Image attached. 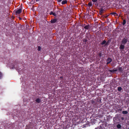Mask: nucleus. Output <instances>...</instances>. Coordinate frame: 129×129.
I'll return each instance as SVG.
<instances>
[{
  "instance_id": "obj_20",
  "label": "nucleus",
  "mask_w": 129,
  "mask_h": 129,
  "mask_svg": "<svg viewBox=\"0 0 129 129\" xmlns=\"http://www.w3.org/2000/svg\"><path fill=\"white\" fill-rule=\"evenodd\" d=\"M117 127L118 128H120L121 127V125L120 124H118L117 125Z\"/></svg>"
},
{
  "instance_id": "obj_39",
  "label": "nucleus",
  "mask_w": 129,
  "mask_h": 129,
  "mask_svg": "<svg viewBox=\"0 0 129 129\" xmlns=\"http://www.w3.org/2000/svg\"><path fill=\"white\" fill-rule=\"evenodd\" d=\"M57 12H59V13L60 12V11H57Z\"/></svg>"
},
{
  "instance_id": "obj_34",
  "label": "nucleus",
  "mask_w": 129,
  "mask_h": 129,
  "mask_svg": "<svg viewBox=\"0 0 129 129\" xmlns=\"http://www.w3.org/2000/svg\"><path fill=\"white\" fill-rule=\"evenodd\" d=\"M121 119L122 120H123L124 119V118L123 117H122L121 118Z\"/></svg>"
},
{
  "instance_id": "obj_10",
  "label": "nucleus",
  "mask_w": 129,
  "mask_h": 129,
  "mask_svg": "<svg viewBox=\"0 0 129 129\" xmlns=\"http://www.w3.org/2000/svg\"><path fill=\"white\" fill-rule=\"evenodd\" d=\"M110 14L111 15H113L114 16H118V14L117 13H115V12H111Z\"/></svg>"
},
{
  "instance_id": "obj_16",
  "label": "nucleus",
  "mask_w": 129,
  "mask_h": 129,
  "mask_svg": "<svg viewBox=\"0 0 129 129\" xmlns=\"http://www.w3.org/2000/svg\"><path fill=\"white\" fill-rule=\"evenodd\" d=\"M110 42V40H109L107 42H106V44L105 45V46L108 45L109 44Z\"/></svg>"
},
{
  "instance_id": "obj_41",
  "label": "nucleus",
  "mask_w": 129,
  "mask_h": 129,
  "mask_svg": "<svg viewBox=\"0 0 129 129\" xmlns=\"http://www.w3.org/2000/svg\"><path fill=\"white\" fill-rule=\"evenodd\" d=\"M22 112H23V113H24V112H23V111Z\"/></svg>"
},
{
  "instance_id": "obj_13",
  "label": "nucleus",
  "mask_w": 129,
  "mask_h": 129,
  "mask_svg": "<svg viewBox=\"0 0 129 129\" xmlns=\"http://www.w3.org/2000/svg\"><path fill=\"white\" fill-rule=\"evenodd\" d=\"M35 101L37 103H39L41 102V100L39 98H38Z\"/></svg>"
},
{
  "instance_id": "obj_33",
  "label": "nucleus",
  "mask_w": 129,
  "mask_h": 129,
  "mask_svg": "<svg viewBox=\"0 0 129 129\" xmlns=\"http://www.w3.org/2000/svg\"><path fill=\"white\" fill-rule=\"evenodd\" d=\"M122 110V109H119L118 110V112H119V111H121Z\"/></svg>"
},
{
  "instance_id": "obj_7",
  "label": "nucleus",
  "mask_w": 129,
  "mask_h": 129,
  "mask_svg": "<svg viewBox=\"0 0 129 129\" xmlns=\"http://www.w3.org/2000/svg\"><path fill=\"white\" fill-rule=\"evenodd\" d=\"M118 70L117 69H116L114 70H109V71L110 72V74H111L112 73H114V72H116L118 71Z\"/></svg>"
},
{
  "instance_id": "obj_1",
  "label": "nucleus",
  "mask_w": 129,
  "mask_h": 129,
  "mask_svg": "<svg viewBox=\"0 0 129 129\" xmlns=\"http://www.w3.org/2000/svg\"><path fill=\"white\" fill-rule=\"evenodd\" d=\"M128 40L126 36L124 37L121 40L120 42V44L119 45V49L121 51H122L124 48L125 46L128 41Z\"/></svg>"
},
{
  "instance_id": "obj_12",
  "label": "nucleus",
  "mask_w": 129,
  "mask_h": 129,
  "mask_svg": "<svg viewBox=\"0 0 129 129\" xmlns=\"http://www.w3.org/2000/svg\"><path fill=\"white\" fill-rule=\"evenodd\" d=\"M49 14L50 15H53L55 16H56V14L55 13H54L52 11L49 13Z\"/></svg>"
},
{
  "instance_id": "obj_5",
  "label": "nucleus",
  "mask_w": 129,
  "mask_h": 129,
  "mask_svg": "<svg viewBox=\"0 0 129 129\" xmlns=\"http://www.w3.org/2000/svg\"><path fill=\"white\" fill-rule=\"evenodd\" d=\"M47 12H46V13L45 14V17L44 18V21L45 22V23H48V22L47 21V20L46 19V16H47V15L48 14V13H47L48 12V9H47Z\"/></svg>"
},
{
  "instance_id": "obj_35",
  "label": "nucleus",
  "mask_w": 129,
  "mask_h": 129,
  "mask_svg": "<svg viewBox=\"0 0 129 129\" xmlns=\"http://www.w3.org/2000/svg\"><path fill=\"white\" fill-rule=\"evenodd\" d=\"M19 19L20 20H21L22 19V18H20V17H19Z\"/></svg>"
},
{
  "instance_id": "obj_9",
  "label": "nucleus",
  "mask_w": 129,
  "mask_h": 129,
  "mask_svg": "<svg viewBox=\"0 0 129 129\" xmlns=\"http://www.w3.org/2000/svg\"><path fill=\"white\" fill-rule=\"evenodd\" d=\"M57 20V19H53L51 20V23H53L56 22Z\"/></svg>"
},
{
  "instance_id": "obj_40",
  "label": "nucleus",
  "mask_w": 129,
  "mask_h": 129,
  "mask_svg": "<svg viewBox=\"0 0 129 129\" xmlns=\"http://www.w3.org/2000/svg\"><path fill=\"white\" fill-rule=\"evenodd\" d=\"M40 0H36V1L37 2L39 1Z\"/></svg>"
},
{
  "instance_id": "obj_14",
  "label": "nucleus",
  "mask_w": 129,
  "mask_h": 129,
  "mask_svg": "<svg viewBox=\"0 0 129 129\" xmlns=\"http://www.w3.org/2000/svg\"><path fill=\"white\" fill-rule=\"evenodd\" d=\"M67 2V1L66 0H64L63 1L61 2V4L62 5H64Z\"/></svg>"
},
{
  "instance_id": "obj_42",
  "label": "nucleus",
  "mask_w": 129,
  "mask_h": 129,
  "mask_svg": "<svg viewBox=\"0 0 129 129\" xmlns=\"http://www.w3.org/2000/svg\"><path fill=\"white\" fill-rule=\"evenodd\" d=\"M81 24H80V26H81Z\"/></svg>"
},
{
  "instance_id": "obj_17",
  "label": "nucleus",
  "mask_w": 129,
  "mask_h": 129,
  "mask_svg": "<svg viewBox=\"0 0 129 129\" xmlns=\"http://www.w3.org/2000/svg\"><path fill=\"white\" fill-rule=\"evenodd\" d=\"M128 113V112L127 111H123L122 112V113L123 114H127Z\"/></svg>"
},
{
  "instance_id": "obj_28",
  "label": "nucleus",
  "mask_w": 129,
  "mask_h": 129,
  "mask_svg": "<svg viewBox=\"0 0 129 129\" xmlns=\"http://www.w3.org/2000/svg\"><path fill=\"white\" fill-rule=\"evenodd\" d=\"M95 5L96 6H98V5H98V3H97L96 2H95Z\"/></svg>"
},
{
  "instance_id": "obj_30",
  "label": "nucleus",
  "mask_w": 129,
  "mask_h": 129,
  "mask_svg": "<svg viewBox=\"0 0 129 129\" xmlns=\"http://www.w3.org/2000/svg\"><path fill=\"white\" fill-rule=\"evenodd\" d=\"M12 68L13 69L14 68H15V65L13 64V65H12Z\"/></svg>"
},
{
  "instance_id": "obj_37",
  "label": "nucleus",
  "mask_w": 129,
  "mask_h": 129,
  "mask_svg": "<svg viewBox=\"0 0 129 129\" xmlns=\"http://www.w3.org/2000/svg\"><path fill=\"white\" fill-rule=\"evenodd\" d=\"M108 16H109V15H107V16H105V18H107V17Z\"/></svg>"
},
{
  "instance_id": "obj_19",
  "label": "nucleus",
  "mask_w": 129,
  "mask_h": 129,
  "mask_svg": "<svg viewBox=\"0 0 129 129\" xmlns=\"http://www.w3.org/2000/svg\"><path fill=\"white\" fill-rule=\"evenodd\" d=\"M122 89V88L121 87H117V90L119 91H121Z\"/></svg>"
},
{
  "instance_id": "obj_26",
  "label": "nucleus",
  "mask_w": 129,
  "mask_h": 129,
  "mask_svg": "<svg viewBox=\"0 0 129 129\" xmlns=\"http://www.w3.org/2000/svg\"><path fill=\"white\" fill-rule=\"evenodd\" d=\"M91 103L93 104H95V101H91Z\"/></svg>"
},
{
  "instance_id": "obj_36",
  "label": "nucleus",
  "mask_w": 129,
  "mask_h": 129,
  "mask_svg": "<svg viewBox=\"0 0 129 129\" xmlns=\"http://www.w3.org/2000/svg\"><path fill=\"white\" fill-rule=\"evenodd\" d=\"M60 79H62V78H63V77H62V76H61V77H60Z\"/></svg>"
},
{
  "instance_id": "obj_15",
  "label": "nucleus",
  "mask_w": 129,
  "mask_h": 129,
  "mask_svg": "<svg viewBox=\"0 0 129 129\" xmlns=\"http://www.w3.org/2000/svg\"><path fill=\"white\" fill-rule=\"evenodd\" d=\"M106 42V41L105 40H103L102 42L101 43V45H103L104 44H105Z\"/></svg>"
},
{
  "instance_id": "obj_23",
  "label": "nucleus",
  "mask_w": 129,
  "mask_h": 129,
  "mask_svg": "<svg viewBox=\"0 0 129 129\" xmlns=\"http://www.w3.org/2000/svg\"><path fill=\"white\" fill-rule=\"evenodd\" d=\"M126 23V21L124 19L123 20V22L122 23V24L123 25H124Z\"/></svg>"
},
{
  "instance_id": "obj_22",
  "label": "nucleus",
  "mask_w": 129,
  "mask_h": 129,
  "mask_svg": "<svg viewBox=\"0 0 129 129\" xmlns=\"http://www.w3.org/2000/svg\"><path fill=\"white\" fill-rule=\"evenodd\" d=\"M87 39H83V41L84 42H85V44H86V42H87Z\"/></svg>"
},
{
  "instance_id": "obj_27",
  "label": "nucleus",
  "mask_w": 129,
  "mask_h": 129,
  "mask_svg": "<svg viewBox=\"0 0 129 129\" xmlns=\"http://www.w3.org/2000/svg\"><path fill=\"white\" fill-rule=\"evenodd\" d=\"M2 74L0 72V79H1V77H2Z\"/></svg>"
},
{
  "instance_id": "obj_8",
  "label": "nucleus",
  "mask_w": 129,
  "mask_h": 129,
  "mask_svg": "<svg viewBox=\"0 0 129 129\" xmlns=\"http://www.w3.org/2000/svg\"><path fill=\"white\" fill-rule=\"evenodd\" d=\"M98 54L100 57H101L103 55V54L102 53L101 51H100L98 53Z\"/></svg>"
},
{
  "instance_id": "obj_31",
  "label": "nucleus",
  "mask_w": 129,
  "mask_h": 129,
  "mask_svg": "<svg viewBox=\"0 0 129 129\" xmlns=\"http://www.w3.org/2000/svg\"><path fill=\"white\" fill-rule=\"evenodd\" d=\"M85 24H82L81 25V26H82V27H83L84 28V26H85Z\"/></svg>"
},
{
  "instance_id": "obj_32",
  "label": "nucleus",
  "mask_w": 129,
  "mask_h": 129,
  "mask_svg": "<svg viewBox=\"0 0 129 129\" xmlns=\"http://www.w3.org/2000/svg\"><path fill=\"white\" fill-rule=\"evenodd\" d=\"M62 0H57V1L58 2H60Z\"/></svg>"
},
{
  "instance_id": "obj_43",
  "label": "nucleus",
  "mask_w": 129,
  "mask_h": 129,
  "mask_svg": "<svg viewBox=\"0 0 129 129\" xmlns=\"http://www.w3.org/2000/svg\"><path fill=\"white\" fill-rule=\"evenodd\" d=\"M127 129H129V128H128Z\"/></svg>"
},
{
  "instance_id": "obj_29",
  "label": "nucleus",
  "mask_w": 129,
  "mask_h": 129,
  "mask_svg": "<svg viewBox=\"0 0 129 129\" xmlns=\"http://www.w3.org/2000/svg\"><path fill=\"white\" fill-rule=\"evenodd\" d=\"M87 124L86 123L85 125H84V127H86V126H87Z\"/></svg>"
},
{
  "instance_id": "obj_4",
  "label": "nucleus",
  "mask_w": 129,
  "mask_h": 129,
  "mask_svg": "<svg viewBox=\"0 0 129 129\" xmlns=\"http://www.w3.org/2000/svg\"><path fill=\"white\" fill-rule=\"evenodd\" d=\"M84 26V28L86 30H90V29L91 28V26L89 25H86L85 24V26Z\"/></svg>"
},
{
  "instance_id": "obj_24",
  "label": "nucleus",
  "mask_w": 129,
  "mask_h": 129,
  "mask_svg": "<svg viewBox=\"0 0 129 129\" xmlns=\"http://www.w3.org/2000/svg\"><path fill=\"white\" fill-rule=\"evenodd\" d=\"M37 50L38 51H40L41 50V47L40 46L38 47Z\"/></svg>"
},
{
  "instance_id": "obj_2",
  "label": "nucleus",
  "mask_w": 129,
  "mask_h": 129,
  "mask_svg": "<svg viewBox=\"0 0 129 129\" xmlns=\"http://www.w3.org/2000/svg\"><path fill=\"white\" fill-rule=\"evenodd\" d=\"M112 59L110 57H108L107 60V62L106 63V64L107 65L110 63L112 61Z\"/></svg>"
},
{
  "instance_id": "obj_21",
  "label": "nucleus",
  "mask_w": 129,
  "mask_h": 129,
  "mask_svg": "<svg viewBox=\"0 0 129 129\" xmlns=\"http://www.w3.org/2000/svg\"><path fill=\"white\" fill-rule=\"evenodd\" d=\"M88 5L89 6V7L92 6V3L91 2H90L88 3Z\"/></svg>"
},
{
  "instance_id": "obj_25",
  "label": "nucleus",
  "mask_w": 129,
  "mask_h": 129,
  "mask_svg": "<svg viewBox=\"0 0 129 129\" xmlns=\"http://www.w3.org/2000/svg\"><path fill=\"white\" fill-rule=\"evenodd\" d=\"M98 0H92V1L94 3H95V2H97L98 1Z\"/></svg>"
},
{
  "instance_id": "obj_3",
  "label": "nucleus",
  "mask_w": 129,
  "mask_h": 129,
  "mask_svg": "<svg viewBox=\"0 0 129 129\" xmlns=\"http://www.w3.org/2000/svg\"><path fill=\"white\" fill-rule=\"evenodd\" d=\"M123 69L122 67H119L118 68V72L120 74L123 73Z\"/></svg>"
},
{
  "instance_id": "obj_38",
  "label": "nucleus",
  "mask_w": 129,
  "mask_h": 129,
  "mask_svg": "<svg viewBox=\"0 0 129 129\" xmlns=\"http://www.w3.org/2000/svg\"><path fill=\"white\" fill-rule=\"evenodd\" d=\"M24 116V115H23L22 114L21 115V116Z\"/></svg>"
},
{
  "instance_id": "obj_11",
  "label": "nucleus",
  "mask_w": 129,
  "mask_h": 129,
  "mask_svg": "<svg viewBox=\"0 0 129 129\" xmlns=\"http://www.w3.org/2000/svg\"><path fill=\"white\" fill-rule=\"evenodd\" d=\"M103 125H101L99 127L96 128L95 129H103Z\"/></svg>"
},
{
  "instance_id": "obj_6",
  "label": "nucleus",
  "mask_w": 129,
  "mask_h": 129,
  "mask_svg": "<svg viewBox=\"0 0 129 129\" xmlns=\"http://www.w3.org/2000/svg\"><path fill=\"white\" fill-rule=\"evenodd\" d=\"M22 9H19L18 10L15 11V13L16 14H20L22 12Z\"/></svg>"
},
{
  "instance_id": "obj_18",
  "label": "nucleus",
  "mask_w": 129,
  "mask_h": 129,
  "mask_svg": "<svg viewBox=\"0 0 129 129\" xmlns=\"http://www.w3.org/2000/svg\"><path fill=\"white\" fill-rule=\"evenodd\" d=\"M103 9L101 8V9L100 11V13L101 14H102L103 13Z\"/></svg>"
}]
</instances>
